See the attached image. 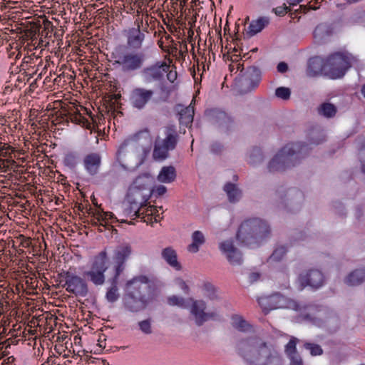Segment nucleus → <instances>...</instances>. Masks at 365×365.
<instances>
[{"instance_id": "obj_1", "label": "nucleus", "mask_w": 365, "mask_h": 365, "mask_svg": "<svg viewBox=\"0 0 365 365\" xmlns=\"http://www.w3.org/2000/svg\"><path fill=\"white\" fill-rule=\"evenodd\" d=\"M144 138L150 140V134L148 129L137 133L133 138L125 140L118 150V160L123 165L138 166L143 163L146 153L138 140Z\"/></svg>"}, {"instance_id": "obj_2", "label": "nucleus", "mask_w": 365, "mask_h": 365, "mask_svg": "<svg viewBox=\"0 0 365 365\" xmlns=\"http://www.w3.org/2000/svg\"><path fill=\"white\" fill-rule=\"evenodd\" d=\"M270 235V228L259 219L244 221L239 227L237 238L242 242H247L252 240H261Z\"/></svg>"}, {"instance_id": "obj_3", "label": "nucleus", "mask_w": 365, "mask_h": 365, "mask_svg": "<svg viewBox=\"0 0 365 365\" xmlns=\"http://www.w3.org/2000/svg\"><path fill=\"white\" fill-rule=\"evenodd\" d=\"M108 259L107 251L103 250L94 257L91 269L85 272V276L96 286L103 285L106 282Z\"/></svg>"}, {"instance_id": "obj_4", "label": "nucleus", "mask_w": 365, "mask_h": 365, "mask_svg": "<svg viewBox=\"0 0 365 365\" xmlns=\"http://www.w3.org/2000/svg\"><path fill=\"white\" fill-rule=\"evenodd\" d=\"M60 282H63L62 285L66 290L75 294L76 297H84L88 292V284L86 281L78 275H75L70 272H63L59 274Z\"/></svg>"}, {"instance_id": "obj_5", "label": "nucleus", "mask_w": 365, "mask_h": 365, "mask_svg": "<svg viewBox=\"0 0 365 365\" xmlns=\"http://www.w3.org/2000/svg\"><path fill=\"white\" fill-rule=\"evenodd\" d=\"M350 67L349 58L341 53L331 54L326 60L324 68L332 78L343 76Z\"/></svg>"}, {"instance_id": "obj_6", "label": "nucleus", "mask_w": 365, "mask_h": 365, "mask_svg": "<svg viewBox=\"0 0 365 365\" xmlns=\"http://www.w3.org/2000/svg\"><path fill=\"white\" fill-rule=\"evenodd\" d=\"M326 281L323 272L318 268H310L299 274L297 283L300 290L307 287L317 289L322 287Z\"/></svg>"}, {"instance_id": "obj_7", "label": "nucleus", "mask_w": 365, "mask_h": 365, "mask_svg": "<svg viewBox=\"0 0 365 365\" xmlns=\"http://www.w3.org/2000/svg\"><path fill=\"white\" fill-rule=\"evenodd\" d=\"M243 342L257 354V363L250 362V365H272V351L260 339L252 337L243 340Z\"/></svg>"}, {"instance_id": "obj_8", "label": "nucleus", "mask_w": 365, "mask_h": 365, "mask_svg": "<svg viewBox=\"0 0 365 365\" xmlns=\"http://www.w3.org/2000/svg\"><path fill=\"white\" fill-rule=\"evenodd\" d=\"M66 115L67 116V120H71L72 123L80 125L87 129L91 128V123L88 118L93 120V118L87 108L83 106L73 105L68 107Z\"/></svg>"}, {"instance_id": "obj_9", "label": "nucleus", "mask_w": 365, "mask_h": 365, "mask_svg": "<svg viewBox=\"0 0 365 365\" xmlns=\"http://www.w3.org/2000/svg\"><path fill=\"white\" fill-rule=\"evenodd\" d=\"M143 56L138 53H127L118 57L115 63L122 67L124 71H131L141 68Z\"/></svg>"}, {"instance_id": "obj_10", "label": "nucleus", "mask_w": 365, "mask_h": 365, "mask_svg": "<svg viewBox=\"0 0 365 365\" xmlns=\"http://www.w3.org/2000/svg\"><path fill=\"white\" fill-rule=\"evenodd\" d=\"M133 247L129 244H123L116 247L113 253L115 274L120 276L124 270V264L130 257Z\"/></svg>"}, {"instance_id": "obj_11", "label": "nucleus", "mask_w": 365, "mask_h": 365, "mask_svg": "<svg viewBox=\"0 0 365 365\" xmlns=\"http://www.w3.org/2000/svg\"><path fill=\"white\" fill-rule=\"evenodd\" d=\"M261 78V72L256 67H250L243 73L240 80V87L243 92L250 91L256 88Z\"/></svg>"}, {"instance_id": "obj_12", "label": "nucleus", "mask_w": 365, "mask_h": 365, "mask_svg": "<svg viewBox=\"0 0 365 365\" xmlns=\"http://www.w3.org/2000/svg\"><path fill=\"white\" fill-rule=\"evenodd\" d=\"M154 92L153 90L144 88L133 89L130 96V101L133 107L143 109L152 99Z\"/></svg>"}, {"instance_id": "obj_13", "label": "nucleus", "mask_w": 365, "mask_h": 365, "mask_svg": "<svg viewBox=\"0 0 365 365\" xmlns=\"http://www.w3.org/2000/svg\"><path fill=\"white\" fill-rule=\"evenodd\" d=\"M135 217H141L144 222L150 224L160 221L162 217L160 216L159 210L155 206H146L135 205L134 209Z\"/></svg>"}, {"instance_id": "obj_14", "label": "nucleus", "mask_w": 365, "mask_h": 365, "mask_svg": "<svg viewBox=\"0 0 365 365\" xmlns=\"http://www.w3.org/2000/svg\"><path fill=\"white\" fill-rule=\"evenodd\" d=\"M205 309L206 304L205 302L192 299V304L190 308V313L194 316L195 322L199 326L214 316L213 314L206 312Z\"/></svg>"}, {"instance_id": "obj_15", "label": "nucleus", "mask_w": 365, "mask_h": 365, "mask_svg": "<svg viewBox=\"0 0 365 365\" xmlns=\"http://www.w3.org/2000/svg\"><path fill=\"white\" fill-rule=\"evenodd\" d=\"M148 282V278L145 276H137L128 280L125 284L126 294L132 298L141 297L142 287Z\"/></svg>"}, {"instance_id": "obj_16", "label": "nucleus", "mask_w": 365, "mask_h": 365, "mask_svg": "<svg viewBox=\"0 0 365 365\" xmlns=\"http://www.w3.org/2000/svg\"><path fill=\"white\" fill-rule=\"evenodd\" d=\"M168 71V64L165 62L156 63L155 65L143 70V74L147 81H160Z\"/></svg>"}, {"instance_id": "obj_17", "label": "nucleus", "mask_w": 365, "mask_h": 365, "mask_svg": "<svg viewBox=\"0 0 365 365\" xmlns=\"http://www.w3.org/2000/svg\"><path fill=\"white\" fill-rule=\"evenodd\" d=\"M86 170L91 175L98 173L101 165V155L98 153H89L83 159Z\"/></svg>"}, {"instance_id": "obj_18", "label": "nucleus", "mask_w": 365, "mask_h": 365, "mask_svg": "<svg viewBox=\"0 0 365 365\" xmlns=\"http://www.w3.org/2000/svg\"><path fill=\"white\" fill-rule=\"evenodd\" d=\"M298 342L299 339L292 336L285 346L284 352L289 360V365H304V361L297 350Z\"/></svg>"}, {"instance_id": "obj_19", "label": "nucleus", "mask_w": 365, "mask_h": 365, "mask_svg": "<svg viewBox=\"0 0 365 365\" xmlns=\"http://www.w3.org/2000/svg\"><path fill=\"white\" fill-rule=\"evenodd\" d=\"M220 250L226 255L228 261L232 264H240L241 255L235 247L232 240H227L219 245Z\"/></svg>"}, {"instance_id": "obj_20", "label": "nucleus", "mask_w": 365, "mask_h": 365, "mask_svg": "<svg viewBox=\"0 0 365 365\" xmlns=\"http://www.w3.org/2000/svg\"><path fill=\"white\" fill-rule=\"evenodd\" d=\"M161 256L168 264L175 270L180 271L182 269V265L178 260L177 252L172 247L164 248L161 252Z\"/></svg>"}, {"instance_id": "obj_21", "label": "nucleus", "mask_w": 365, "mask_h": 365, "mask_svg": "<svg viewBox=\"0 0 365 365\" xmlns=\"http://www.w3.org/2000/svg\"><path fill=\"white\" fill-rule=\"evenodd\" d=\"M271 19L267 16H261L253 20L246 29L247 34L249 36H253L260 32L264 27L270 23Z\"/></svg>"}, {"instance_id": "obj_22", "label": "nucleus", "mask_w": 365, "mask_h": 365, "mask_svg": "<svg viewBox=\"0 0 365 365\" xmlns=\"http://www.w3.org/2000/svg\"><path fill=\"white\" fill-rule=\"evenodd\" d=\"M365 282V268H357L351 271L345 278L349 286H358Z\"/></svg>"}, {"instance_id": "obj_23", "label": "nucleus", "mask_w": 365, "mask_h": 365, "mask_svg": "<svg viewBox=\"0 0 365 365\" xmlns=\"http://www.w3.org/2000/svg\"><path fill=\"white\" fill-rule=\"evenodd\" d=\"M272 297V292L267 294L264 289H262L261 295L258 297L257 302L264 314H269L273 309Z\"/></svg>"}, {"instance_id": "obj_24", "label": "nucleus", "mask_w": 365, "mask_h": 365, "mask_svg": "<svg viewBox=\"0 0 365 365\" xmlns=\"http://www.w3.org/2000/svg\"><path fill=\"white\" fill-rule=\"evenodd\" d=\"M143 23L142 19L138 18L136 19L135 24L137 26V29L133 31V34L129 36L128 39V42L130 45L135 47H139L141 46L145 38V35L140 31V27L143 25Z\"/></svg>"}, {"instance_id": "obj_25", "label": "nucleus", "mask_w": 365, "mask_h": 365, "mask_svg": "<svg viewBox=\"0 0 365 365\" xmlns=\"http://www.w3.org/2000/svg\"><path fill=\"white\" fill-rule=\"evenodd\" d=\"M165 138L161 140L170 150L175 148L178 141V134L173 126L165 128Z\"/></svg>"}, {"instance_id": "obj_26", "label": "nucleus", "mask_w": 365, "mask_h": 365, "mask_svg": "<svg viewBox=\"0 0 365 365\" xmlns=\"http://www.w3.org/2000/svg\"><path fill=\"white\" fill-rule=\"evenodd\" d=\"M317 110L319 115L326 118H332L336 116L338 109L334 104L330 102H324L318 106Z\"/></svg>"}, {"instance_id": "obj_27", "label": "nucleus", "mask_w": 365, "mask_h": 365, "mask_svg": "<svg viewBox=\"0 0 365 365\" xmlns=\"http://www.w3.org/2000/svg\"><path fill=\"white\" fill-rule=\"evenodd\" d=\"M175 178L176 170L172 165L163 167L157 177L158 180L163 183L172 182Z\"/></svg>"}, {"instance_id": "obj_28", "label": "nucleus", "mask_w": 365, "mask_h": 365, "mask_svg": "<svg viewBox=\"0 0 365 365\" xmlns=\"http://www.w3.org/2000/svg\"><path fill=\"white\" fill-rule=\"evenodd\" d=\"M192 243L187 246V251L192 253H196L199 251L200 247L205 242L204 234L199 230L195 231L191 236Z\"/></svg>"}, {"instance_id": "obj_29", "label": "nucleus", "mask_w": 365, "mask_h": 365, "mask_svg": "<svg viewBox=\"0 0 365 365\" xmlns=\"http://www.w3.org/2000/svg\"><path fill=\"white\" fill-rule=\"evenodd\" d=\"M169 150H170L162 141L156 140L153 151V158L156 161H163L168 157Z\"/></svg>"}, {"instance_id": "obj_30", "label": "nucleus", "mask_w": 365, "mask_h": 365, "mask_svg": "<svg viewBox=\"0 0 365 365\" xmlns=\"http://www.w3.org/2000/svg\"><path fill=\"white\" fill-rule=\"evenodd\" d=\"M194 116V108L193 107L188 106L186 107H182L179 110V121L180 124L188 126L193 121Z\"/></svg>"}, {"instance_id": "obj_31", "label": "nucleus", "mask_w": 365, "mask_h": 365, "mask_svg": "<svg viewBox=\"0 0 365 365\" xmlns=\"http://www.w3.org/2000/svg\"><path fill=\"white\" fill-rule=\"evenodd\" d=\"M120 276H117L114 274L113 277L111 280V286L108 289L106 292V299L110 302H115L118 297V279Z\"/></svg>"}, {"instance_id": "obj_32", "label": "nucleus", "mask_w": 365, "mask_h": 365, "mask_svg": "<svg viewBox=\"0 0 365 365\" xmlns=\"http://www.w3.org/2000/svg\"><path fill=\"white\" fill-rule=\"evenodd\" d=\"M290 308L297 309L295 303L285 298L284 296L275 293V309Z\"/></svg>"}, {"instance_id": "obj_33", "label": "nucleus", "mask_w": 365, "mask_h": 365, "mask_svg": "<svg viewBox=\"0 0 365 365\" xmlns=\"http://www.w3.org/2000/svg\"><path fill=\"white\" fill-rule=\"evenodd\" d=\"M233 327L245 332L251 329V325L240 315H235L232 317Z\"/></svg>"}, {"instance_id": "obj_34", "label": "nucleus", "mask_w": 365, "mask_h": 365, "mask_svg": "<svg viewBox=\"0 0 365 365\" xmlns=\"http://www.w3.org/2000/svg\"><path fill=\"white\" fill-rule=\"evenodd\" d=\"M224 190L227 193L230 202L236 201L240 194L239 189L235 184L227 182L225 187Z\"/></svg>"}, {"instance_id": "obj_35", "label": "nucleus", "mask_w": 365, "mask_h": 365, "mask_svg": "<svg viewBox=\"0 0 365 365\" xmlns=\"http://www.w3.org/2000/svg\"><path fill=\"white\" fill-rule=\"evenodd\" d=\"M304 348L310 351L312 356H320L323 354V349L319 344L307 342L304 345Z\"/></svg>"}, {"instance_id": "obj_36", "label": "nucleus", "mask_w": 365, "mask_h": 365, "mask_svg": "<svg viewBox=\"0 0 365 365\" xmlns=\"http://www.w3.org/2000/svg\"><path fill=\"white\" fill-rule=\"evenodd\" d=\"M298 147L294 144L287 145L281 150L280 155L282 157L292 156L299 151Z\"/></svg>"}, {"instance_id": "obj_37", "label": "nucleus", "mask_w": 365, "mask_h": 365, "mask_svg": "<svg viewBox=\"0 0 365 365\" xmlns=\"http://www.w3.org/2000/svg\"><path fill=\"white\" fill-rule=\"evenodd\" d=\"M138 326L140 331L145 334H150L153 332L151 320L145 319L138 322Z\"/></svg>"}, {"instance_id": "obj_38", "label": "nucleus", "mask_w": 365, "mask_h": 365, "mask_svg": "<svg viewBox=\"0 0 365 365\" xmlns=\"http://www.w3.org/2000/svg\"><path fill=\"white\" fill-rule=\"evenodd\" d=\"M291 91L287 87H279L275 90V96L283 100H288L290 98Z\"/></svg>"}, {"instance_id": "obj_39", "label": "nucleus", "mask_w": 365, "mask_h": 365, "mask_svg": "<svg viewBox=\"0 0 365 365\" xmlns=\"http://www.w3.org/2000/svg\"><path fill=\"white\" fill-rule=\"evenodd\" d=\"M168 303L170 306L182 307L185 305V299L178 296H171L168 298Z\"/></svg>"}, {"instance_id": "obj_40", "label": "nucleus", "mask_w": 365, "mask_h": 365, "mask_svg": "<svg viewBox=\"0 0 365 365\" xmlns=\"http://www.w3.org/2000/svg\"><path fill=\"white\" fill-rule=\"evenodd\" d=\"M43 30L41 31V36L48 37L49 33L53 31V26L51 21L48 19L43 21Z\"/></svg>"}, {"instance_id": "obj_41", "label": "nucleus", "mask_w": 365, "mask_h": 365, "mask_svg": "<svg viewBox=\"0 0 365 365\" xmlns=\"http://www.w3.org/2000/svg\"><path fill=\"white\" fill-rule=\"evenodd\" d=\"M98 216H101L103 220H101V225L102 227H106L108 225V220L113 218V215L112 212H96Z\"/></svg>"}, {"instance_id": "obj_42", "label": "nucleus", "mask_w": 365, "mask_h": 365, "mask_svg": "<svg viewBox=\"0 0 365 365\" xmlns=\"http://www.w3.org/2000/svg\"><path fill=\"white\" fill-rule=\"evenodd\" d=\"M217 118L218 120L217 122H218L219 125L221 126L225 127L226 128H227L229 127L228 124L232 122L230 118L228 117L224 113H219Z\"/></svg>"}, {"instance_id": "obj_43", "label": "nucleus", "mask_w": 365, "mask_h": 365, "mask_svg": "<svg viewBox=\"0 0 365 365\" xmlns=\"http://www.w3.org/2000/svg\"><path fill=\"white\" fill-rule=\"evenodd\" d=\"M287 249L282 245L277 247L275 249V261H281L286 256Z\"/></svg>"}, {"instance_id": "obj_44", "label": "nucleus", "mask_w": 365, "mask_h": 365, "mask_svg": "<svg viewBox=\"0 0 365 365\" xmlns=\"http://www.w3.org/2000/svg\"><path fill=\"white\" fill-rule=\"evenodd\" d=\"M20 241V245L25 248L30 247L31 244V240L30 237H26L22 235H20L18 238Z\"/></svg>"}, {"instance_id": "obj_45", "label": "nucleus", "mask_w": 365, "mask_h": 365, "mask_svg": "<svg viewBox=\"0 0 365 365\" xmlns=\"http://www.w3.org/2000/svg\"><path fill=\"white\" fill-rule=\"evenodd\" d=\"M290 10L291 9L289 7H288L285 4H284L283 6H278V7L275 8V15H277L279 16H283Z\"/></svg>"}, {"instance_id": "obj_46", "label": "nucleus", "mask_w": 365, "mask_h": 365, "mask_svg": "<svg viewBox=\"0 0 365 365\" xmlns=\"http://www.w3.org/2000/svg\"><path fill=\"white\" fill-rule=\"evenodd\" d=\"M168 80L173 83L177 78V72L175 70L171 69L170 66L168 65V71H166Z\"/></svg>"}, {"instance_id": "obj_47", "label": "nucleus", "mask_w": 365, "mask_h": 365, "mask_svg": "<svg viewBox=\"0 0 365 365\" xmlns=\"http://www.w3.org/2000/svg\"><path fill=\"white\" fill-rule=\"evenodd\" d=\"M135 205H138V204L136 202H130V205L127 207L125 208V210H124L125 213L127 215H131V216L135 217V211H134Z\"/></svg>"}, {"instance_id": "obj_48", "label": "nucleus", "mask_w": 365, "mask_h": 365, "mask_svg": "<svg viewBox=\"0 0 365 365\" xmlns=\"http://www.w3.org/2000/svg\"><path fill=\"white\" fill-rule=\"evenodd\" d=\"M9 302L6 299L0 300V315L9 310Z\"/></svg>"}, {"instance_id": "obj_49", "label": "nucleus", "mask_w": 365, "mask_h": 365, "mask_svg": "<svg viewBox=\"0 0 365 365\" xmlns=\"http://www.w3.org/2000/svg\"><path fill=\"white\" fill-rule=\"evenodd\" d=\"M277 69L278 72L284 73L288 71L289 66L286 62L282 61L277 64Z\"/></svg>"}, {"instance_id": "obj_50", "label": "nucleus", "mask_w": 365, "mask_h": 365, "mask_svg": "<svg viewBox=\"0 0 365 365\" xmlns=\"http://www.w3.org/2000/svg\"><path fill=\"white\" fill-rule=\"evenodd\" d=\"M167 189L164 185H158L153 190V192L158 196L164 195Z\"/></svg>"}, {"instance_id": "obj_51", "label": "nucleus", "mask_w": 365, "mask_h": 365, "mask_svg": "<svg viewBox=\"0 0 365 365\" xmlns=\"http://www.w3.org/2000/svg\"><path fill=\"white\" fill-rule=\"evenodd\" d=\"M103 220V219L101 216L98 215L97 212H95L93 214V216L91 219V224L94 226H101L100 222H101V220Z\"/></svg>"}, {"instance_id": "obj_52", "label": "nucleus", "mask_w": 365, "mask_h": 365, "mask_svg": "<svg viewBox=\"0 0 365 365\" xmlns=\"http://www.w3.org/2000/svg\"><path fill=\"white\" fill-rule=\"evenodd\" d=\"M260 278V274L258 272H253L249 274L248 281L249 283L252 284L258 281Z\"/></svg>"}, {"instance_id": "obj_53", "label": "nucleus", "mask_w": 365, "mask_h": 365, "mask_svg": "<svg viewBox=\"0 0 365 365\" xmlns=\"http://www.w3.org/2000/svg\"><path fill=\"white\" fill-rule=\"evenodd\" d=\"M177 283L180 288L182 289L185 294L189 292V287L184 280L179 279H178Z\"/></svg>"}, {"instance_id": "obj_54", "label": "nucleus", "mask_w": 365, "mask_h": 365, "mask_svg": "<svg viewBox=\"0 0 365 365\" xmlns=\"http://www.w3.org/2000/svg\"><path fill=\"white\" fill-rule=\"evenodd\" d=\"M15 358L13 356H9L6 359H3L1 365H14Z\"/></svg>"}, {"instance_id": "obj_55", "label": "nucleus", "mask_w": 365, "mask_h": 365, "mask_svg": "<svg viewBox=\"0 0 365 365\" xmlns=\"http://www.w3.org/2000/svg\"><path fill=\"white\" fill-rule=\"evenodd\" d=\"M260 1H261V6H262V9H266L267 7H268L270 0H260Z\"/></svg>"}, {"instance_id": "obj_56", "label": "nucleus", "mask_w": 365, "mask_h": 365, "mask_svg": "<svg viewBox=\"0 0 365 365\" xmlns=\"http://www.w3.org/2000/svg\"><path fill=\"white\" fill-rule=\"evenodd\" d=\"M6 148V144L0 142V155L3 154V150Z\"/></svg>"}, {"instance_id": "obj_57", "label": "nucleus", "mask_w": 365, "mask_h": 365, "mask_svg": "<svg viewBox=\"0 0 365 365\" xmlns=\"http://www.w3.org/2000/svg\"><path fill=\"white\" fill-rule=\"evenodd\" d=\"M28 36H30L31 38H32L33 36H34L36 35V31H33V30H30L28 31Z\"/></svg>"}, {"instance_id": "obj_58", "label": "nucleus", "mask_w": 365, "mask_h": 365, "mask_svg": "<svg viewBox=\"0 0 365 365\" xmlns=\"http://www.w3.org/2000/svg\"><path fill=\"white\" fill-rule=\"evenodd\" d=\"M361 170L365 173V159L361 161Z\"/></svg>"}, {"instance_id": "obj_59", "label": "nucleus", "mask_w": 365, "mask_h": 365, "mask_svg": "<svg viewBox=\"0 0 365 365\" xmlns=\"http://www.w3.org/2000/svg\"><path fill=\"white\" fill-rule=\"evenodd\" d=\"M361 91L362 95L365 98V84L362 86Z\"/></svg>"}, {"instance_id": "obj_60", "label": "nucleus", "mask_w": 365, "mask_h": 365, "mask_svg": "<svg viewBox=\"0 0 365 365\" xmlns=\"http://www.w3.org/2000/svg\"><path fill=\"white\" fill-rule=\"evenodd\" d=\"M68 362V363H71V361L68 360V361H64L63 364H61V362H58L57 364V365H67L66 363Z\"/></svg>"}, {"instance_id": "obj_61", "label": "nucleus", "mask_w": 365, "mask_h": 365, "mask_svg": "<svg viewBox=\"0 0 365 365\" xmlns=\"http://www.w3.org/2000/svg\"><path fill=\"white\" fill-rule=\"evenodd\" d=\"M4 295H5L4 293H3L0 291V300H2L4 299Z\"/></svg>"}, {"instance_id": "obj_62", "label": "nucleus", "mask_w": 365, "mask_h": 365, "mask_svg": "<svg viewBox=\"0 0 365 365\" xmlns=\"http://www.w3.org/2000/svg\"><path fill=\"white\" fill-rule=\"evenodd\" d=\"M302 0H296V2H290V5H296L297 3H299Z\"/></svg>"}, {"instance_id": "obj_63", "label": "nucleus", "mask_w": 365, "mask_h": 365, "mask_svg": "<svg viewBox=\"0 0 365 365\" xmlns=\"http://www.w3.org/2000/svg\"><path fill=\"white\" fill-rule=\"evenodd\" d=\"M234 178H235V180H237V179H238V178H237V175H235V176H234Z\"/></svg>"}, {"instance_id": "obj_64", "label": "nucleus", "mask_w": 365, "mask_h": 365, "mask_svg": "<svg viewBox=\"0 0 365 365\" xmlns=\"http://www.w3.org/2000/svg\"><path fill=\"white\" fill-rule=\"evenodd\" d=\"M120 97L119 95H115V98H118Z\"/></svg>"}]
</instances>
